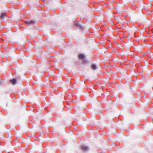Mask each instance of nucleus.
<instances>
[{"mask_svg":"<svg viewBox=\"0 0 153 153\" xmlns=\"http://www.w3.org/2000/svg\"><path fill=\"white\" fill-rule=\"evenodd\" d=\"M17 79L15 78H14L10 80V83L13 85H16L17 83Z\"/></svg>","mask_w":153,"mask_h":153,"instance_id":"nucleus-1","label":"nucleus"},{"mask_svg":"<svg viewBox=\"0 0 153 153\" xmlns=\"http://www.w3.org/2000/svg\"><path fill=\"white\" fill-rule=\"evenodd\" d=\"M6 13H3L0 16V18L1 20H3L4 19V17L6 16Z\"/></svg>","mask_w":153,"mask_h":153,"instance_id":"nucleus-2","label":"nucleus"},{"mask_svg":"<svg viewBox=\"0 0 153 153\" xmlns=\"http://www.w3.org/2000/svg\"><path fill=\"white\" fill-rule=\"evenodd\" d=\"M79 59H84L85 56L84 55L82 54H80L79 56Z\"/></svg>","mask_w":153,"mask_h":153,"instance_id":"nucleus-3","label":"nucleus"},{"mask_svg":"<svg viewBox=\"0 0 153 153\" xmlns=\"http://www.w3.org/2000/svg\"><path fill=\"white\" fill-rule=\"evenodd\" d=\"M82 149L84 151H86L88 150V147L85 146H83L82 147Z\"/></svg>","mask_w":153,"mask_h":153,"instance_id":"nucleus-4","label":"nucleus"},{"mask_svg":"<svg viewBox=\"0 0 153 153\" xmlns=\"http://www.w3.org/2000/svg\"><path fill=\"white\" fill-rule=\"evenodd\" d=\"M92 68L93 69V70H96V68H97V67H96V65H94V64H93L92 65Z\"/></svg>","mask_w":153,"mask_h":153,"instance_id":"nucleus-5","label":"nucleus"},{"mask_svg":"<svg viewBox=\"0 0 153 153\" xmlns=\"http://www.w3.org/2000/svg\"><path fill=\"white\" fill-rule=\"evenodd\" d=\"M75 25L78 27H81L80 25L77 22H76V23L75 24Z\"/></svg>","mask_w":153,"mask_h":153,"instance_id":"nucleus-6","label":"nucleus"},{"mask_svg":"<svg viewBox=\"0 0 153 153\" xmlns=\"http://www.w3.org/2000/svg\"><path fill=\"white\" fill-rule=\"evenodd\" d=\"M34 22L33 21H29V25L33 24L34 23Z\"/></svg>","mask_w":153,"mask_h":153,"instance_id":"nucleus-7","label":"nucleus"},{"mask_svg":"<svg viewBox=\"0 0 153 153\" xmlns=\"http://www.w3.org/2000/svg\"><path fill=\"white\" fill-rule=\"evenodd\" d=\"M29 20H28L27 21H25V23H26V24L29 25Z\"/></svg>","mask_w":153,"mask_h":153,"instance_id":"nucleus-8","label":"nucleus"}]
</instances>
